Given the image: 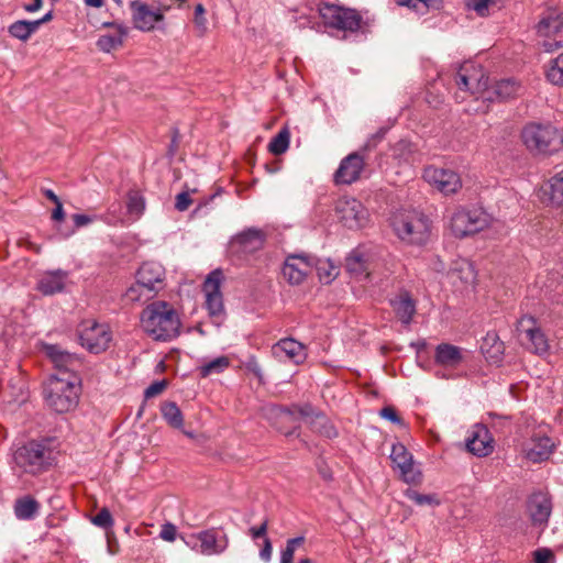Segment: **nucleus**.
I'll list each match as a JSON object with an SVG mask.
<instances>
[{"label":"nucleus","instance_id":"obj_1","mask_svg":"<svg viewBox=\"0 0 563 563\" xmlns=\"http://www.w3.org/2000/svg\"><path fill=\"white\" fill-rule=\"evenodd\" d=\"M141 325L154 340L170 341L179 334L180 320L168 302L154 301L142 311Z\"/></svg>","mask_w":563,"mask_h":563},{"label":"nucleus","instance_id":"obj_2","mask_svg":"<svg viewBox=\"0 0 563 563\" xmlns=\"http://www.w3.org/2000/svg\"><path fill=\"white\" fill-rule=\"evenodd\" d=\"M80 378L76 373L60 372L49 377L45 387V400L57 413L75 409L79 401Z\"/></svg>","mask_w":563,"mask_h":563},{"label":"nucleus","instance_id":"obj_3","mask_svg":"<svg viewBox=\"0 0 563 563\" xmlns=\"http://www.w3.org/2000/svg\"><path fill=\"white\" fill-rule=\"evenodd\" d=\"M165 287V268L156 262H145L136 272V282L125 291L130 301H148Z\"/></svg>","mask_w":563,"mask_h":563},{"label":"nucleus","instance_id":"obj_4","mask_svg":"<svg viewBox=\"0 0 563 563\" xmlns=\"http://www.w3.org/2000/svg\"><path fill=\"white\" fill-rule=\"evenodd\" d=\"M395 233L410 244H424L430 234L429 219L416 210H402L397 212L391 220Z\"/></svg>","mask_w":563,"mask_h":563},{"label":"nucleus","instance_id":"obj_5","mask_svg":"<svg viewBox=\"0 0 563 563\" xmlns=\"http://www.w3.org/2000/svg\"><path fill=\"white\" fill-rule=\"evenodd\" d=\"M13 461L24 473L38 475L52 466V450L43 442L30 441L14 451Z\"/></svg>","mask_w":563,"mask_h":563},{"label":"nucleus","instance_id":"obj_6","mask_svg":"<svg viewBox=\"0 0 563 563\" xmlns=\"http://www.w3.org/2000/svg\"><path fill=\"white\" fill-rule=\"evenodd\" d=\"M521 140L533 153H551L563 145V135L551 124H527L521 131Z\"/></svg>","mask_w":563,"mask_h":563},{"label":"nucleus","instance_id":"obj_7","mask_svg":"<svg viewBox=\"0 0 563 563\" xmlns=\"http://www.w3.org/2000/svg\"><path fill=\"white\" fill-rule=\"evenodd\" d=\"M181 540L191 550L202 555L222 554L229 547V537L221 528H209L197 533H192Z\"/></svg>","mask_w":563,"mask_h":563},{"label":"nucleus","instance_id":"obj_8","mask_svg":"<svg viewBox=\"0 0 563 563\" xmlns=\"http://www.w3.org/2000/svg\"><path fill=\"white\" fill-rule=\"evenodd\" d=\"M455 84L461 91L468 92L484 100V95L488 87V77L481 66L467 62L460 66L455 75Z\"/></svg>","mask_w":563,"mask_h":563},{"label":"nucleus","instance_id":"obj_9","mask_svg":"<svg viewBox=\"0 0 563 563\" xmlns=\"http://www.w3.org/2000/svg\"><path fill=\"white\" fill-rule=\"evenodd\" d=\"M319 13L324 24L333 29L354 32L361 26L362 18L353 9L332 3H322L319 7Z\"/></svg>","mask_w":563,"mask_h":563},{"label":"nucleus","instance_id":"obj_10","mask_svg":"<svg viewBox=\"0 0 563 563\" xmlns=\"http://www.w3.org/2000/svg\"><path fill=\"white\" fill-rule=\"evenodd\" d=\"M488 223V216L483 210L460 209L451 217L450 227L456 238H464L484 230Z\"/></svg>","mask_w":563,"mask_h":563},{"label":"nucleus","instance_id":"obj_11","mask_svg":"<svg viewBox=\"0 0 563 563\" xmlns=\"http://www.w3.org/2000/svg\"><path fill=\"white\" fill-rule=\"evenodd\" d=\"M276 417L278 419V431L286 437L299 435L297 432L300 428L299 418H321L324 420L310 404L294 405L290 408H278L276 409Z\"/></svg>","mask_w":563,"mask_h":563},{"label":"nucleus","instance_id":"obj_12","mask_svg":"<svg viewBox=\"0 0 563 563\" xmlns=\"http://www.w3.org/2000/svg\"><path fill=\"white\" fill-rule=\"evenodd\" d=\"M80 344L89 352L98 354L106 351L111 341V332L107 324H101L95 320L81 322L79 328Z\"/></svg>","mask_w":563,"mask_h":563},{"label":"nucleus","instance_id":"obj_13","mask_svg":"<svg viewBox=\"0 0 563 563\" xmlns=\"http://www.w3.org/2000/svg\"><path fill=\"white\" fill-rule=\"evenodd\" d=\"M517 331L521 343L527 350L539 355L548 352L549 342L547 335L533 317H522L517 323Z\"/></svg>","mask_w":563,"mask_h":563},{"label":"nucleus","instance_id":"obj_14","mask_svg":"<svg viewBox=\"0 0 563 563\" xmlns=\"http://www.w3.org/2000/svg\"><path fill=\"white\" fill-rule=\"evenodd\" d=\"M335 212L340 222L349 229H361L368 221L367 209L355 198L343 197L339 199Z\"/></svg>","mask_w":563,"mask_h":563},{"label":"nucleus","instance_id":"obj_15","mask_svg":"<svg viewBox=\"0 0 563 563\" xmlns=\"http://www.w3.org/2000/svg\"><path fill=\"white\" fill-rule=\"evenodd\" d=\"M563 19L556 12H550L543 16L538 25L537 32L540 37H543L542 47L547 52H552L563 46Z\"/></svg>","mask_w":563,"mask_h":563},{"label":"nucleus","instance_id":"obj_16","mask_svg":"<svg viewBox=\"0 0 563 563\" xmlns=\"http://www.w3.org/2000/svg\"><path fill=\"white\" fill-rule=\"evenodd\" d=\"M366 154L358 150L346 155L340 162L338 169L333 175L336 185H351L361 179L365 170Z\"/></svg>","mask_w":563,"mask_h":563},{"label":"nucleus","instance_id":"obj_17","mask_svg":"<svg viewBox=\"0 0 563 563\" xmlns=\"http://www.w3.org/2000/svg\"><path fill=\"white\" fill-rule=\"evenodd\" d=\"M159 8L156 10L151 9V7L141 1H132L130 3V9L132 12V22L135 29L150 32L155 27V24L164 19V14L162 10L169 9V4L164 2H158Z\"/></svg>","mask_w":563,"mask_h":563},{"label":"nucleus","instance_id":"obj_18","mask_svg":"<svg viewBox=\"0 0 563 563\" xmlns=\"http://www.w3.org/2000/svg\"><path fill=\"white\" fill-rule=\"evenodd\" d=\"M390 460L395 468L400 472L401 478L409 484H417L421 481V472L415 467L412 454L401 443L391 448Z\"/></svg>","mask_w":563,"mask_h":563},{"label":"nucleus","instance_id":"obj_19","mask_svg":"<svg viewBox=\"0 0 563 563\" xmlns=\"http://www.w3.org/2000/svg\"><path fill=\"white\" fill-rule=\"evenodd\" d=\"M223 274L220 269L212 271L203 283L206 307L211 317H219L224 311L223 298L220 290Z\"/></svg>","mask_w":563,"mask_h":563},{"label":"nucleus","instance_id":"obj_20","mask_svg":"<svg viewBox=\"0 0 563 563\" xmlns=\"http://www.w3.org/2000/svg\"><path fill=\"white\" fill-rule=\"evenodd\" d=\"M495 441L485 424L476 423L468 432L465 440L466 450L478 457H485L493 453Z\"/></svg>","mask_w":563,"mask_h":563},{"label":"nucleus","instance_id":"obj_21","mask_svg":"<svg viewBox=\"0 0 563 563\" xmlns=\"http://www.w3.org/2000/svg\"><path fill=\"white\" fill-rule=\"evenodd\" d=\"M423 177L444 195L454 194L462 187L459 174L451 169L428 167L424 169Z\"/></svg>","mask_w":563,"mask_h":563},{"label":"nucleus","instance_id":"obj_22","mask_svg":"<svg viewBox=\"0 0 563 563\" xmlns=\"http://www.w3.org/2000/svg\"><path fill=\"white\" fill-rule=\"evenodd\" d=\"M273 356L279 362L301 364L307 357L306 347L295 339L286 338L279 340L272 346Z\"/></svg>","mask_w":563,"mask_h":563},{"label":"nucleus","instance_id":"obj_23","mask_svg":"<svg viewBox=\"0 0 563 563\" xmlns=\"http://www.w3.org/2000/svg\"><path fill=\"white\" fill-rule=\"evenodd\" d=\"M313 258L302 255H289L283 266V276L291 285L301 284L311 272Z\"/></svg>","mask_w":563,"mask_h":563},{"label":"nucleus","instance_id":"obj_24","mask_svg":"<svg viewBox=\"0 0 563 563\" xmlns=\"http://www.w3.org/2000/svg\"><path fill=\"white\" fill-rule=\"evenodd\" d=\"M43 351L45 355L54 363L57 373L68 372L76 373V371L81 366L80 358L73 353H69L63 350L57 344H44Z\"/></svg>","mask_w":563,"mask_h":563},{"label":"nucleus","instance_id":"obj_25","mask_svg":"<svg viewBox=\"0 0 563 563\" xmlns=\"http://www.w3.org/2000/svg\"><path fill=\"white\" fill-rule=\"evenodd\" d=\"M68 272L60 268L43 272L36 282V290L43 296H53L63 292L68 280Z\"/></svg>","mask_w":563,"mask_h":563},{"label":"nucleus","instance_id":"obj_26","mask_svg":"<svg viewBox=\"0 0 563 563\" xmlns=\"http://www.w3.org/2000/svg\"><path fill=\"white\" fill-rule=\"evenodd\" d=\"M265 233L260 229H247L231 241V247L243 254H252L264 246Z\"/></svg>","mask_w":563,"mask_h":563},{"label":"nucleus","instance_id":"obj_27","mask_svg":"<svg viewBox=\"0 0 563 563\" xmlns=\"http://www.w3.org/2000/svg\"><path fill=\"white\" fill-rule=\"evenodd\" d=\"M521 89V86L515 79H501L496 81L493 86L487 87L484 95L485 101H505L516 97Z\"/></svg>","mask_w":563,"mask_h":563},{"label":"nucleus","instance_id":"obj_28","mask_svg":"<svg viewBox=\"0 0 563 563\" xmlns=\"http://www.w3.org/2000/svg\"><path fill=\"white\" fill-rule=\"evenodd\" d=\"M390 306L401 323L410 324L416 313V300L408 290H400L390 299Z\"/></svg>","mask_w":563,"mask_h":563},{"label":"nucleus","instance_id":"obj_29","mask_svg":"<svg viewBox=\"0 0 563 563\" xmlns=\"http://www.w3.org/2000/svg\"><path fill=\"white\" fill-rule=\"evenodd\" d=\"M551 499L542 493H534L528 501V510L534 525L548 522L551 514Z\"/></svg>","mask_w":563,"mask_h":563},{"label":"nucleus","instance_id":"obj_30","mask_svg":"<svg viewBox=\"0 0 563 563\" xmlns=\"http://www.w3.org/2000/svg\"><path fill=\"white\" fill-rule=\"evenodd\" d=\"M463 361L462 349L450 344L440 343L435 347L434 362L443 367L455 368Z\"/></svg>","mask_w":563,"mask_h":563},{"label":"nucleus","instance_id":"obj_31","mask_svg":"<svg viewBox=\"0 0 563 563\" xmlns=\"http://www.w3.org/2000/svg\"><path fill=\"white\" fill-rule=\"evenodd\" d=\"M532 445L526 450V457L532 463H540L549 459L554 446L549 437L532 438Z\"/></svg>","mask_w":563,"mask_h":563},{"label":"nucleus","instance_id":"obj_32","mask_svg":"<svg viewBox=\"0 0 563 563\" xmlns=\"http://www.w3.org/2000/svg\"><path fill=\"white\" fill-rule=\"evenodd\" d=\"M40 503L31 495H25L15 500L13 510L20 520H32L38 514Z\"/></svg>","mask_w":563,"mask_h":563},{"label":"nucleus","instance_id":"obj_33","mask_svg":"<svg viewBox=\"0 0 563 563\" xmlns=\"http://www.w3.org/2000/svg\"><path fill=\"white\" fill-rule=\"evenodd\" d=\"M36 22L29 20H18L8 26V33L22 42H26L37 31Z\"/></svg>","mask_w":563,"mask_h":563},{"label":"nucleus","instance_id":"obj_34","mask_svg":"<svg viewBox=\"0 0 563 563\" xmlns=\"http://www.w3.org/2000/svg\"><path fill=\"white\" fill-rule=\"evenodd\" d=\"M482 352L486 355L487 358L497 362L500 360V356L504 354V343L499 340L498 335L495 332H488L484 338L482 343Z\"/></svg>","mask_w":563,"mask_h":563},{"label":"nucleus","instance_id":"obj_35","mask_svg":"<svg viewBox=\"0 0 563 563\" xmlns=\"http://www.w3.org/2000/svg\"><path fill=\"white\" fill-rule=\"evenodd\" d=\"M313 265L316 266L319 280L325 285L333 282L340 273L339 267L330 260H318Z\"/></svg>","mask_w":563,"mask_h":563},{"label":"nucleus","instance_id":"obj_36","mask_svg":"<svg viewBox=\"0 0 563 563\" xmlns=\"http://www.w3.org/2000/svg\"><path fill=\"white\" fill-rule=\"evenodd\" d=\"M162 415L169 426L173 428H181L184 424L183 413L178 406L173 402H164L161 407Z\"/></svg>","mask_w":563,"mask_h":563},{"label":"nucleus","instance_id":"obj_37","mask_svg":"<svg viewBox=\"0 0 563 563\" xmlns=\"http://www.w3.org/2000/svg\"><path fill=\"white\" fill-rule=\"evenodd\" d=\"M290 132L288 128H283L269 142L268 151L274 155L284 154L289 147Z\"/></svg>","mask_w":563,"mask_h":563},{"label":"nucleus","instance_id":"obj_38","mask_svg":"<svg viewBox=\"0 0 563 563\" xmlns=\"http://www.w3.org/2000/svg\"><path fill=\"white\" fill-rule=\"evenodd\" d=\"M547 78L553 85L563 86V53L550 63Z\"/></svg>","mask_w":563,"mask_h":563},{"label":"nucleus","instance_id":"obj_39","mask_svg":"<svg viewBox=\"0 0 563 563\" xmlns=\"http://www.w3.org/2000/svg\"><path fill=\"white\" fill-rule=\"evenodd\" d=\"M229 365L230 361L227 356L217 357L199 368L200 376L205 378L211 374L221 373L228 368Z\"/></svg>","mask_w":563,"mask_h":563},{"label":"nucleus","instance_id":"obj_40","mask_svg":"<svg viewBox=\"0 0 563 563\" xmlns=\"http://www.w3.org/2000/svg\"><path fill=\"white\" fill-rule=\"evenodd\" d=\"M346 269L354 276H361L366 271L365 260L362 254L353 252L346 257Z\"/></svg>","mask_w":563,"mask_h":563},{"label":"nucleus","instance_id":"obj_41","mask_svg":"<svg viewBox=\"0 0 563 563\" xmlns=\"http://www.w3.org/2000/svg\"><path fill=\"white\" fill-rule=\"evenodd\" d=\"M126 208L130 214L139 217L144 208L145 201L139 191H130L128 195Z\"/></svg>","mask_w":563,"mask_h":563},{"label":"nucleus","instance_id":"obj_42","mask_svg":"<svg viewBox=\"0 0 563 563\" xmlns=\"http://www.w3.org/2000/svg\"><path fill=\"white\" fill-rule=\"evenodd\" d=\"M123 43L122 35H101L97 41V47L106 53L118 48Z\"/></svg>","mask_w":563,"mask_h":563},{"label":"nucleus","instance_id":"obj_43","mask_svg":"<svg viewBox=\"0 0 563 563\" xmlns=\"http://www.w3.org/2000/svg\"><path fill=\"white\" fill-rule=\"evenodd\" d=\"M551 199L556 203H563V169L550 179Z\"/></svg>","mask_w":563,"mask_h":563},{"label":"nucleus","instance_id":"obj_44","mask_svg":"<svg viewBox=\"0 0 563 563\" xmlns=\"http://www.w3.org/2000/svg\"><path fill=\"white\" fill-rule=\"evenodd\" d=\"M305 543L303 537H297L287 541L286 548L280 555V563H292L295 551Z\"/></svg>","mask_w":563,"mask_h":563},{"label":"nucleus","instance_id":"obj_45","mask_svg":"<svg viewBox=\"0 0 563 563\" xmlns=\"http://www.w3.org/2000/svg\"><path fill=\"white\" fill-rule=\"evenodd\" d=\"M405 495L408 499L412 500L418 506L439 505V500L437 499L435 495L420 494L415 489H407Z\"/></svg>","mask_w":563,"mask_h":563},{"label":"nucleus","instance_id":"obj_46","mask_svg":"<svg viewBox=\"0 0 563 563\" xmlns=\"http://www.w3.org/2000/svg\"><path fill=\"white\" fill-rule=\"evenodd\" d=\"M92 523L102 529H109L113 526V518L108 508H102L91 519Z\"/></svg>","mask_w":563,"mask_h":563},{"label":"nucleus","instance_id":"obj_47","mask_svg":"<svg viewBox=\"0 0 563 563\" xmlns=\"http://www.w3.org/2000/svg\"><path fill=\"white\" fill-rule=\"evenodd\" d=\"M386 132V129H379L376 133H374L367 139L365 144L360 150H362L367 155V153L372 151L384 139Z\"/></svg>","mask_w":563,"mask_h":563},{"label":"nucleus","instance_id":"obj_48","mask_svg":"<svg viewBox=\"0 0 563 563\" xmlns=\"http://www.w3.org/2000/svg\"><path fill=\"white\" fill-rule=\"evenodd\" d=\"M159 537L167 542H174L177 537V528L172 522H165L162 525Z\"/></svg>","mask_w":563,"mask_h":563},{"label":"nucleus","instance_id":"obj_49","mask_svg":"<svg viewBox=\"0 0 563 563\" xmlns=\"http://www.w3.org/2000/svg\"><path fill=\"white\" fill-rule=\"evenodd\" d=\"M379 415L382 418L387 419L393 423L405 426L404 420L398 416L396 409L393 406L383 407Z\"/></svg>","mask_w":563,"mask_h":563},{"label":"nucleus","instance_id":"obj_50","mask_svg":"<svg viewBox=\"0 0 563 563\" xmlns=\"http://www.w3.org/2000/svg\"><path fill=\"white\" fill-rule=\"evenodd\" d=\"M493 0H468L467 7L476 11L481 16H485L488 11V5Z\"/></svg>","mask_w":563,"mask_h":563},{"label":"nucleus","instance_id":"obj_51","mask_svg":"<svg viewBox=\"0 0 563 563\" xmlns=\"http://www.w3.org/2000/svg\"><path fill=\"white\" fill-rule=\"evenodd\" d=\"M167 386L166 380L154 382L144 391L145 398H153L164 391Z\"/></svg>","mask_w":563,"mask_h":563},{"label":"nucleus","instance_id":"obj_52","mask_svg":"<svg viewBox=\"0 0 563 563\" xmlns=\"http://www.w3.org/2000/svg\"><path fill=\"white\" fill-rule=\"evenodd\" d=\"M534 563H551L554 560V554L549 549H538L533 552Z\"/></svg>","mask_w":563,"mask_h":563},{"label":"nucleus","instance_id":"obj_53","mask_svg":"<svg viewBox=\"0 0 563 563\" xmlns=\"http://www.w3.org/2000/svg\"><path fill=\"white\" fill-rule=\"evenodd\" d=\"M191 202H192V200H191L189 194L186 191H183L176 196L175 208L178 211H185L190 207Z\"/></svg>","mask_w":563,"mask_h":563},{"label":"nucleus","instance_id":"obj_54","mask_svg":"<svg viewBox=\"0 0 563 563\" xmlns=\"http://www.w3.org/2000/svg\"><path fill=\"white\" fill-rule=\"evenodd\" d=\"M267 528H268V521L264 520L262 525L258 527H251L249 530V534L252 537L253 540L261 539V538H267Z\"/></svg>","mask_w":563,"mask_h":563},{"label":"nucleus","instance_id":"obj_55","mask_svg":"<svg viewBox=\"0 0 563 563\" xmlns=\"http://www.w3.org/2000/svg\"><path fill=\"white\" fill-rule=\"evenodd\" d=\"M422 3L426 8L440 9L441 0H409L406 4L416 8L417 3Z\"/></svg>","mask_w":563,"mask_h":563},{"label":"nucleus","instance_id":"obj_56","mask_svg":"<svg viewBox=\"0 0 563 563\" xmlns=\"http://www.w3.org/2000/svg\"><path fill=\"white\" fill-rule=\"evenodd\" d=\"M272 551H273L272 542L268 538H265L263 548L260 551L261 559L265 562H268L272 558Z\"/></svg>","mask_w":563,"mask_h":563},{"label":"nucleus","instance_id":"obj_57","mask_svg":"<svg viewBox=\"0 0 563 563\" xmlns=\"http://www.w3.org/2000/svg\"><path fill=\"white\" fill-rule=\"evenodd\" d=\"M43 0H31L30 2H25L22 4V8L29 12L34 13L42 8Z\"/></svg>","mask_w":563,"mask_h":563},{"label":"nucleus","instance_id":"obj_58","mask_svg":"<svg viewBox=\"0 0 563 563\" xmlns=\"http://www.w3.org/2000/svg\"><path fill=\"white\" fill-rule=\"evenodd\" d=\"M205 8L201 3H198L195 7V22L197 25H205L206 19L203 18L205 14Z\"/></svg>","mask_w":563,"mask_h":563},{"label":"nucleus","instance_id":"obj_59","mask_svg":"<svg viewBox=\"0 0 563 563\" xmlns=\"http://www.w3.org/2000/svg\"><path fill=\"white\" fill-rule=\"evenodd\" d=\"M73 220H74L76 228H80V227L87 225L90 222H92V219L90 217H88L86 214H79V213L74 214Z\"/></svg>","mask_w":563,"mask_h":563},{"label":"nucleus","instance_id":"obj_60","mask_svg":"<svg viewBox=\"0 0 563 563\" xmlns=\"http://www.w3.org/2000/svg\"><path fill=\"white\" fill-rule=\"evenodd\" d=\"M322 417V415H320ZM323 418H325L323 416ZM317 420H320V422H324V430H320V432L322 434H324L327 438H333L334 435H336V431L333 429V427L331 424H328V421L327 419L322 420L321 418H316Z\"/></svg>","mask_w":563,"mask_h":563},{"label":"nucleus","instance_id":"obj_61","mask_svg":"<svg viewBox=\"0 0 563 563\" xmlns=\"http://www.w3.org/2000/svg\"><path fill=\"white\" fill-rule=\"evenodd\" d=\"M55 206L56 207L54 208V210L52 212V219L55 221H62L65 217L63 205H62V202H58Z\"/></svg>","mask_w":563,"mask_h":563},{"label":"nucleus","instance_id":"obj_62","mask_svg":"<svg viewBox=\"0 0 563 563\" xmlns=\"http://www.w3.org/2000/svg\"><path fill=\"white\" fill-rule=\"evenodd\" d=\"M53 19V12L49 11L47 12L44 16H42L41 19L38 20H34L33 22H36V29L38 30L41 25L49 22L51 20Z\"/></svg>","mask_w":563,"mask_h":563},{"label":"nucleus","instance_id":"obj_63","mask_svg":"<svg viewBox=\"0 0 563 563\" xmlns=\"http://www.w3.org/2000/svg\"><path fill=\"white\" fill-rule=\"evenodd\" d=\"M249 369H251L257 377H261L262 375V372H261V367L260 365L257 364L256 361H252L249 363L247 365Z\"/></svg>","mask_w":563,"mask_h":563},{"label":"nucleus","instance_id":"obj_64","mask_svg":"<svg viewBox=\"0 0 563 563\" xmlns=\"http://www.w3.org/2000/svg\"><path fill=\"white\" fill-rule=\"evenodd\" d=\"M44 194H45L46 198L49 199L51 201H53L55 205L60 202L59 198L54 194L53 190L46 189L44 191Z\"/></svg>","mask_w":563,"mask_h":563}]
</instances>
